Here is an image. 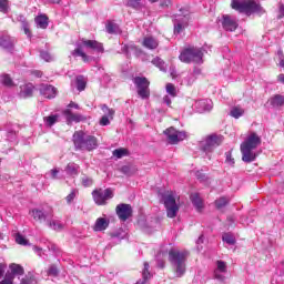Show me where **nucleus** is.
Returning a JSON list of instances; mask_svg holds the SVG:
<instances>
[{
	"label": "nucleus",
	"instance_id": "nucleus-1",
	"mask_svg": "<svg viewBox=\"0 0 284 284\" xmlns=\"http://www.w3.org/2000/svg\"><path fill=\"white\" fill-rule=\"evenodd\" d=\"M258 145H261V136L254 132H252L245 141L242 142L240 150L242 153V161L244 163H253V161H256V156H258V154H256L254 150H256Z\"/></svg>",
	"mask_w": 284,
	"mask_h": 284
},
{
	"label": "nucleus",
	"instance_id": "nucleus-2",
	"mask_svg": "<svg viewBox=\"0 0 284 284\" xmlns=\"http://www.w3.org/2000/svg\"><path fill=\"white\" fill-rule=\"evenodd\" d=\"M73 144L75 150L92 152L99 148V141L94 135H90L83 131H75L73 134Z\"/></svg>",
	"mask_w": 284,
	"mask_h": 284
},
{
	"label": "nucleus",
	"instance_id": "nucleus-3",
	"mask_svg": "<svg viewBox=\"0 0 284 284\" xmlns=\"http://www.w3.org/2000/svg\"><path fill=\"white\" fill-rule=\"evenodd\" d=\"M186 251L171 250L169 251V261L174 268L175 275L181 278L185 274V261L187 260Z\"/></svg>",
	"mask_w": 284,
	"mask_h": 284
},
{
	"label": "nucleus",
	"instance_id": "nucleus-4",
	"mask_svg": "<svg viewBox=\"0 0 284 284\" xmlns=\"http://www.w3.org/2000/svg\"><path fill=\"white\" fill-rule=\"evenodd\" d=\"M231 8L237 12H245V14L263 12V7L254 0H232Z\"/></svg>",
	"mask_w": 284,
	"mask_h": 284
},
{
	"label": "nucleus",
	"instance_id": "nucleus-5",
	"mask_svg": "<svg viewBox=\"0 0 284 284\" xmlns=\"http://www.w3.org/2000/svg\"><path fill=\"white\" fill-rule=\"evenodd\" d=\"M203 49L197 47L185 48L179 55L182 63H203Z\"/></svg>",
	"mask_w": 284,
	"mask_h": 284
},
{
	"label": "nucleus",
	"instance_id": "nucleus-6",
	"mask_svg": "<svg viewBox=\"0 0 284 284\" xmlns=\"http://www.w3.org/2000/svg\"><path fill=\"white\" fill-rule=\"evenodd\" d=\"M176 193L172 191H168L162 195L166 216L169 219H176V214H179L180 206L176 204Z\"/></svg>",
	"mask_w": 284,
	"mask_h": 284
},
{
	"label": "nucleus",
	"instance_id": "nucleus-7",
	"mask_svg": "<svg viewBox=\"0 0 284 284\" xmlns=\"http://www.w3.org/2000/svg\"><path fill=\"white\" fill-rule=\"evenodd\" d=\"M221 143H223V135L211 134L200 142V149L205 154H211Z\"/></svg>",
	"mask_w": 284,
	"mask_h": 284
},
{
	"label": "nucleus",
	"instance_id": "nucleus-8",
	"mask_svg": "<svg viewBox=\"0 0 284 284\" xmlns=\"http://www.w3.org/2000/svg\"><path fill=\"white\" fill-rule=\"evenodd\" d=\"M190 11L187 9H180V13L174 16V34H181L183 30L187 27V21H190Z\"/></svg>",
	"mask_w": 284,
	"mask_h": 284
},
{
	"label": "nucleus",
	"instance_id": "nucleus-9",
	"mask_svg": "<svg viewBox=\"0 0 284 284\" xmlns=\"http://www.w3.org/2000/svg\"><path fill=\"white\" fill-rule=\"evenodd\" d=\"M133 83L138 88V94L141 99L150 98V81L146 78L136 77L133 79Z\"/></svg>",
	"mask_w": 284,
	"mask_h": 284
},
{
	"label": "nucleus",
	"instance_id": "nucleus-10",
	"mask_svg": "<svg viewBox=\"0 0 284 284\" xmlns=\"http://www.w3.org/2000/svg\"><path fill=\"white\" fill-rule=\"evenodd\" d=\"M92 196L97 205H105V203L114 196V193L110 189H106V190L100 189V190H94L92 192Z\"/></svg>",
	"mask_w": 284,
	"mask_h": 284
},
{
	"label": "nucleus",
	"instance_id": "nucleus-11",
	"mask_svg": "<svg viewBox=\"0 0 284 284\" xmlns=\"http://www.w3.org/2000/svg\"><path fill=\"white\" fill-rule=\"evenodd\" d=\"M166 139L171 145H176L180 141H185L187 139V133L184 131H176L174 128H169L164 131Z\"/></svg>",
	"mask_w": 284,
	"mask_h": 284
},
{
	"label": "nucleus",
	"instance_id": "nucleus-12",
	"mask_svg": "<svg viewBox=\"0 0 284 284\" xmlns=\"http://www.w3.org/2000/svg\"><path fill=\"white\" fill-rule=\"evenodd\" d=\"M30 214L38 223H48L49 219L54 216L52 210L45 211L43 209H33L30 211Z\"/></svg>",
	"mask_w": 284,
	"mask_h": 284
},
{
	"label": "nucleus",
	"instance_id": "nucleus-13",
	"mask_svg": "<svg viewBox=\"0 0 284 284\" xmlns=\"http://www.w3.org/2000/svg\"><path fill=\"white\" fill-rule=\"evenodd\" d=\"M63 115L67 121V125H72L73 123H81L83 121H87L88 118L85 115L80 114V113H73L72 110L65 109L63 111Z\"/></svg>",
	"mask_w": 284,
	"mask_h": 284
},
{
	"label": "nucleus",
	"instance_id": "nucleus-14",
	"mask_svg": "<svg viewBox=\"0 0 284 284\" xmlns=\"http://www.w3.org/2000/svg\"><path fill=\"white\" fill-rule=\"evenodd\" d=\"M221 23L226 32H234L239 28V22L230 14L222 16Z\"/></svg>",
	"mask_w": 284,
	"mask_h": 284
},
{
	"label": "nucleus",
	"instance_id": "nucleus-15",
	"mask_svg": "<svg viewBox=\"0 0 284 284\" xmlns=\"http://www.w3.org/2000/svg\"><path fill=\"white\" fill-rule=\"evenodd\" d=\"M115 212L120 221H128L132 216V206L130 204H119Z\"/></svg>",
	"mask_w": 284,
	"mask_h": 284
},
{
	"label": "nucleus",
	"instance_id": "nucleus-16",
	"mask_svg": "<svg viewBox=\"0 0 284 284\" xmlns=\"http://www.w3.org/2000/svg\"><path fill=\"white\" fill-rule=\"evenodd\" d=\"M39 92L44 99H54V97H57V88L50 84H41L39 87Z\"/></svg>",
	"mask_w": 284,
	"mask_h": 284
},
{
	"label": "nucleus",
	"instance_id": "nucleus-17",
	"mask_svg": "<svg viewBox=\"0 0 284 284\" xmlns=\"http://www.w3.org/2000/svg\"><path fill=\"white\" fill-rule=\"evenodd\" d=\"M195 108L200 114H203V112H210L214 108V103L211 99L200 100L195 102Z\"/></svg>",
	"mask_w": 284,
	"mask_h": 284
},
{
	"label": "nucleus",
	"instance_id": "nucleus-18",
	"mask_svg": "<svg viewBox=\"0 0 284 284\" xmlns=\"http://www.w3.org/2000/svg\"><path fill=\"white\" fill-rule=\"evenodd\" d=\"M79 170H81V166L74 162H69L64 168L67 176H71V179L79 176Z\"/></svg>",
	"mask_w": 284,
	"mask_h": 284
},
{
	"label": "nucleus",
	"instance_id": "nucleus-19",
	"mask_svg": "<svg viewBox=\"0 0 284 284\" xmlns=\"http://www.w3.org/2000/svg\"><path fill=\"white\" fill-rule=\"evenodd\" d=\"M110 226V220L105 217H98L94 225H93V231L94 232H103L108 230Z\"/></svg>",
	"mask_w": 284,
	"mask_h": 284
},
{
	"label": "nucleus",
	"instance_id": "nucleus-20",
	"mask_svg": "<svg viewBox=\"0 0 284 284\" xmlns=\"http://www.w3.org/2000/svg\"><path fill=\"white\" fill-rule=\"evenodd\" d=\"M82 45L95 52H103V44L95 40H82Z\"/></svg>",
	"mask_w": 284,
	"mask_h": 284
},
{
	"label": "nucleus",
	"instance_id": "nucleus-21",
	"mask_svg": "<svg viewBox=\"0 0 284 284\" xmlns=\"http://www.w3.org/2000/svg\"><path fill=\"white\" fill-rule=\"evenodd\" d=\"M34 92V85L32 83H28L20 87V98L21 99H30Z\"/></svg>",
	"mask_w": 284,
	"mask_h": 284
},
{
	"label": "nucleus",
	"instance_id": "nucleus-22",
	"mask_svg": "<svg viewBox=\"0 0 284 284\" xmlns=\"http://www.w3.org/2000/svg\"><path fill=\"white\" fill-rule=\"evenodd\" d=\"M142 45L148 50H156L159 48V40L153 37H145Z\"/></svg>",
	"mask_w": 284,
	"mask_h": 284
},
{
	"label": "nucleus",
	"instance_id": "nucleus-23",
	"mask_svg": "<svg viewBox=\"0 0 284 284\" xmlns=\"http://www.w3.org/2000/svg\"><path fill=\"white\" fill-rule=\"evenodd\" d=\"M0 45L6 50H12L14 47V40L9 36L0 37Z\"/></svg>",
	"mask_w": 284,
	"mask_h": 284
},
{
	"label": "nucleus",
	"instance_id": "nucleus-24",
	"mask_svg": "<svg viewBox=\"0 0 284 284\" xmlns=\"http://www.w3.org/2000/svg\"><path fill=\"white\" fill-rule=\"evenodd\" d=\"M47 225L50 230H54V232H61V230H63V223L52 217L47 221Z\"/></svg>",
	"mask_w": 284,
	"mask_h": 284
},
{
	"label": "nucleus",
	"instance_id": "nucleus-25",
	"mask_svg": "<svg viewBox=\"0 0 284 284\" xmlns=\"http://www.w3.org/2000/svg\"><path fill=\"white\" fill-rule=\"evenodd\" d=\"M191 202L193 203L194 207L201 212L203 210V200L201 199V195L199 193L191 194Z\"/></svg>",
	"mask_w": 284,
	"mask_h": 284
},
{
	"label": "nucleus",
	"instance_id": "nucleus-26",
	"mask_svg": "<svg viewBox=\"0 0 284 284\" xmlns=\"http://www.w3.org/2000/svg\"><path fill=\"white\" fill-rule=\"evenodd\" d=\"M105 28L109 34H121V28H119V24L114 23L113 21H109Z\"/></svg>",
	"mask_w": 284,
	"mask_h": 284
},
{
	"label": "nucleus",
	"instance_id": "nucleus-27",
	"mask_svg": "<svg viewBox=\"0 0 284 284\" xmlns=\"http://www.w3.org/2000/svg\"><path fill=\"white\" fill-rule=\"evenodd\" d=\"M72 57H81L82 61H84V63H90V57H88V54H85V52H83V50L81 49V45H78V48L75 50H73L71 52Z\"/></svg>",
	"mask_w": 284,
	"mask_h": 284
},
{
	"label": "nucleus",
	"instance_id": "nucleus-28",
	"mask_svg": "<svg viewBox=\"0 0 284 284\" xmlns=\"http://www.w3.org/2000/svg\"><path fill=\"white\" fill-rule=\"evenodd\" d=\"M271 105L273 108H283L284 105V95L276 94L271 99Z\"/></svg>",
	"mask_w": 284,
	"mask_h": 284
},
{
	"label": "nucleus",
	"instance_id": "nucleus-29",
	"mask_svg": "<svg viewBox=\"0 0 284 284\" xmlns=\"http://www.w3.org/2000/svg\"><path fill=\"white\" fill-rule=\"evenodd\" d=\"M138 170L139 169H136V166L132 164L124 165L120 169L122 174H125L126 176H132V174H136Z\"/></svg>",
	"mask_w": 284,
	"mask_h": 284
},
{
	"label": "nucleus",
	"instance_id": "nucleus-30",
	"mask_svg": "<svg viewBox=\"0 0 284 284\" xmlns=\"http://www.w3.org/2000/svg\"><path fill=\"white\" fill-rule=\"evenodd\" d=\"M245 114V109L241 106H233L230 111V115L233 116V119H241Z\"/></svg>",
	"mask_w": 284,
	"mask_h": 284
},
{
	"label": "nucleus",
	"instance_id": "nucleus-31",
	"mask_svg": "<svg viewBox=\"0 0 284 284\" xmlns=\"http://www.w3.org/2000/svg\"><path fill=\"white\" fill-rule=\"evenodd\" d=\"M150 264L148 262H144V268L142 272V277L143 280H139L136 282V284H145V281H148V278H150Z\"/></svg>",
	"mask_w": 284,
	"mask_h": 284
},
{
	"label": "nucleus",
	"instance_id": "nucleus-32",
	"mask_svg": "<svg viewBox=\"0 0 284 284\" xmlns=\"http://www.w3.org/2000/svg\"><path fill=\"white\" fill-rule=\"evenodd\" d=\"M75 85H77V90H79V92H83V90H85V78L83 75H78L75 79Z\"/></svg>",
	"mask_w": 284,
	"mask_h": 284
},
{
	"label": "nucleus",
	"instance_id": "nucleus-33",
	"mask_svg": "<svg viewBox=\"0 0 284 284\" xmlns=\"http://www.w3.org/2000/svg\"><path fill=\"white\" fill-rule=\"evenodd\" d=\"M36 23L38 28L45 30V28H48V18L45 16H38L36 18Z\"/></svg>",
	"mask_w": 284,
	"mask_h": 284
},
{
	"label": "nucleus",
	"instance_id": "nucleus-34",
	"mask_svg": "<svg viewBox=\"0 0 284 284\" xmlns=\"http://www.w3.org/2000/svg\"><path fill=\"white\" fill-rule=\"evenodd\" d=\"M112 154L115 159H123V156H128L130 152L128 151V149L120 148L113 150Z\"/></svg>",
	"mask_w": 284,
	"mask_h": 284
},
{
	"label": "nucleus",
	"instance_id": "nucleus-35",
	"mask_svg": "<svg viewBox=\"0 0 284 284\" xmlns=\"http://www.w3.org/2000/svg\"><path fill=\"white\" fill-rule=\"evenodd\" d=\"M43 121L48 128H52V125H54V123H57V121H59V114L44 116Z\"/></svg>",
	"mask_w": 284,
	"mask_h": 284
},
{
	"label": "nucleus",
	"instance_id": "nucleus-36",
	"mask_svg": "<svg viewBox=\"0 0 284 284\" xmlns=\"http://www.w3.org/2000/svg\"><path fill=\"white\" fill-rule=\"evenodd\" d=\"M10 270L12 274H17L18 276H23V266L19 264H10Z\"/></svg>",
	"mask_w": 284,
	"mask_h": 284
},
{
	"label": "nucleus",
	"instance_id": "nucleus-37",
	"mask_svg": "<svg viewBox=\"0 0 284 284\" xmlns=\"http://www.w3.org/2000/svg\"><path fill=\"white\" fill-rule=\"evenodd\" d=\"M141 1L142 0H128L126 6L133 8V10H141V8H143V2Z\"/></svg>",
	"mask_w": 284,
	"mask_h": 284
},
{
	"label": "nucleus",
	"instance_id": "nucleus-38",
	"mask_svg": "<svg viewBox=\"0 0 284 284\" xmlns=\"http://www.w3.org/2000/svg\"><path fill=\"white\" fill-rule=\"evenodd\" d=\"M227 203H230V199L227 197H220L215 201V207L217 210H223V207H225V205H227Z\"/></svg>",
	"mask_w": 284,
	"mask_h": 284
},
{
	"label": "nucleus",
	"instance_id": "nucleus-39",
	"mask_svg": "<svg viewBox=\"0 0 284 284\" xmlns=\"http://www.w3.org/2000/svg\"><path fill=\"white\" fill-rule=\"evenodd\" d=\"M222 240L224 243H227V245H234L236 243V239L230 233H224Z\"/></svg>",
	"mask_w": 284,
	"mask_h": 284
},
{
	"label": "nucleus",
	"instance_id": "nucleus-40",
	"mask_svg": "<svg viewBox=\"0 0 284 284\" xmlns=\"http://www.w3.org/2000/svg\"><path fill=\"white\" fill-rule=\"evenodd\" d=\"M101 110L104 113V116H109V119H114V109H109L106 104H103L101 106Z\"/></svg>",
	"mask_w": 284,
	"mask_h": 284
},
{
	"label": "nucleus",
	"instance_id": "nucleus-41",
	"mask_svg": "<svg viewBox=\"0 0 284 284\" xmlns=\"http://www.w3.org/2000/svg\"><path fill=\"white\" fill-rule=\"evenodd\" d=\"M21 28L24 31V34H27V37H29V38L32 37V32H30V24L28 23V21L22 20Z\"/></svg>",
	"mask_w": 284,
	"mask_h": 284
},
{
	"label": "nucleus",
	"instance_id": "nucleus-42",
	"mask_svg": "<svg viewBox=\"0 0 284 284\" xmlns=\"http://www.w3.org/2000/svg\"><path fill=\"white\" fill-rule=\"evenodd\" d=\"M16 243H18V245H28V240L20 233H17L16 234Z\"/></svg>",
	"mask_w": 284,
	"mask_h": 284
},
{
	"label": "nucleus",
	"instance_id": "nucleus-43",
	"mask_svg": "<svg viewBox=\"0 0 284 284\" xmlns=\"http://www.w3.org/2000/svg\"><path fill=\"white\" fill-rule=\"evenodd\" d=\"M153 65H156L160 70H165V62L161 60V58H154L152 60Z\"/></svg>",
	"mask_w": 284,
	"mask_h": 284
},
{
	"label": "nucleus",
	"instance_id": "nucleus-44",
	"mask_svg": "<svg viewBox=\"0 0 284 284\" xmlns=\"http://www.w3.org/2000/svg\"><path fill=\"white\" fill-rule=\"evenodd\" d=\"M166 92L168 94H170V97H176V87H174V84L172 83H168L166 84Z\"/></svg>",
	"mask_w": 284,
	"mask_h": 284
},
{
	"label": "nucleus",
	"instance_id": "nucleus-45",
	"mask_svg": "<svg viewBox=\"0 0 284 284\" xmlns=\"http://www.w3.org/2000/svg\"><path fill=\"white\" fill-rule=\"evenodd\" d=\"M2 83H3V85H7L8 88H12V85H13L12 78H10V75H8V74H2Z\"/></svg>",
	"mask_w": 284,
	"mask_h": 284
},
{
	"label": "nucleus",
	"instance_id": "nucleus-46",
	"mask_svg": "<svg viewBox=\"0 0 284 284\" xmlns=\"http://www.w3.org/2000/svg\"><path fill=\"white\" fill-rule=\"evenodd\" d=\"M40 57L47 62L54 61V58L48 51H41Z\"/></svg>",
	"mask_w": 284,
	"mask_h": 284
},
{
	"label": "nucleus",
	"instance_id": "nucleus-47",
	"mask_svg": "<svg viewBox=\"0 0 284 284\" xmlns=\"http://www.w3.org/2000/svg\"><path fill=\"white\" fill-rule=\"evenodd\" d=\"M94 183V180H92V178L89 176H84L82 178V185L84 187H91V185Z\"/></svg>",
	"mask_w": 284,
	"mask_h": 284
},
{
	"label": "nucleus",
	"instance_id": "nucleus-48",
	"mask_svg": "<svg viewBox=\"0 0 284 284\" xmlns=\"http://www.w3.org/2000/svg\"><path fill=\"white\" fill-rule=\"evenodd\" d=\"M216 265H217L219 272H222V273L227 272V264H225V262H223V261H217V262H216Z\"/></svg>",
	"mask_w": 284,
	"mask_h": 284
},
{
	"label": "nucleus",
	"instance_id": "nucleus-49",
	"mask_svg": "<svg viewBox=\"0 0 284 284\" xmlns=\"http://www.w3.org/2000/svg\"><path fill=\"white\" fill-rule=\"evenodd\" d=\"M110 121H112V119H110V115H103L100 119V125L105 126V125H110Z\"/></svg>",
	"mask_w": 284,
	"mask_h": 284
},
{
	"label": "nucleus",
	"instance_id": "nucleus-50",
	"mask_svg": "<svg viewBox=\"0 0 284 284\" xmlns=\"http://www.w3.org/2000/svg\"><path fill=\"white\" fill-rule=\"evenodd\" d=\"M74 199H77V190L71 191V193L67 195L65 201L70 204Z\"/></svg>",
	"mask_w": 284,
	"mask_h": 284
},
{
	"label": "nucleus",
	"instance_id": "nucleus-51",
	"mask_svg": "<svg viewBox=\"0 0 284 284\" xmlns=\"http://www.w3.org/2000/svg\"><path fill=\"white\" fill-rule=\"evenodd\" d=\"M48 274L50 276H59V268H57L54 265H51L49 267Z\"/></svg>",
	"mask_w": 284,
	"mask_h": 284
},
{
	"label": "nucleus",
	"instance_id": "nucleus-52",
	"mask_svg": "<svg viewBox=\"0 0 284 284\" xmlns=\"http://www.w3.org/2000/svg\"><path fill=\"white\" fill-rule=\"evenodd\" d=\"M0 12H8V0H0Z\"/></svg>",
	"mask_w": 284,
	"mask_h": 284
},
{
	"label": "nucleus",
	"instance_id": "nucleus-53",
	"mask_svg": "<svg viewBox=\"0 0 284 284\" xmlns=\"http://www.w3.org/2000/svg\"><path fill=\"white\" fill-rule=\"evenodd\" d=\"M225 156H226V163L229 165H234L235 162H234V158H232V152H226Z\"/></svg>",
	"mask_w": 284,
	"mask_h": 284
},
{
	"label": "nucleus",
	"instance_id": "nucleus-54",
	"mask_svg": "<svg viewBox=\"0 0 284 284\" xmlns=\"http://www.w3.org/2000/svg\"><path fill=\"white\" fill-rule=\"evenodd\" d=\"M49 176H50V179H58V176H59V169H52L49 172Z\"/></svg>",
	"mask_w": 284,
	"mask_h": 284
},
{
	"label": "nucleus",
	"instance_id": "nucleus-55",
	"mask_svg": "<svg viewBox=\"0 0 284 284\" xmlns=\"http://www.w3.org/2000/svg\"><path fill=\"white\" fill-rule=\"evenodd\" d=\"M163 103H165V105H168L169 108L172 106V99H170V95L163 97Z\"/></svg>",
	"mask_w": 284,
	"mask_h": 284
},
{
	"label": "nucleus",
	"instance_id": "nucleus-56",
	"mask_svg": "<svg viewBox=\"0 0 284 284\" xmlns=\"http://www.w3.org/2000/svg\"><path fill=\"white\" fill-rule=\"evenodd\" d=\"M31 74L36 77L37 79H41L43 77V72L39 70L31 71Z\"/></svg>",
	"mask_w": 284,
	"mask_h": 284
},
{
	"label": "nucleus",
	"instance_id": "nucleus-57",
	"mask_svg": "<svg viewBox=\"0 0 284 284\" xmlns=\"http://www.w3.org/2000/svg\"><path fill=\"white\" fill-rule=\"evenodd\" d=\"M160 6L161 8H170V6H172V0H163Z\"/></svg>",
	"mask_w": 284,
	"mask_h": 284
},
{
	"label": "nucleus",
	"instance_id": "nucleus-58",
	"mask_svg": "<svg viewBox=\"0 0 284 284\" xmlns=\"http://www.w3.org/2000/svg\"><path fill=\"white\" fill-rule=\"evenodd\" d=\"M33 252H36V254H38V256H43V248H41L39 246H33Z\"/></svg>",
	"mask_w": 284,
	"mask_h": 284
},
{
	"label": "nucleus",
	"instance_id": "nucleus-59",
	"mask_svg": "<svg viewBox=\"0 0 284 284\" xmlns=\"http://www.w3.org/2000/svg\"><path fill=\"white\" fill-rule=\"evenodd\" d=\"M195 176L199 181H205V174H203L201 171H197Z\"/></svg>",
	"mask_w": 284,
	"mask_h": 284
},
{
	"label": "nucleus",
	"instance_id": "nucleus-60",
	"mask_svg": "<svg viewBox=\"0 0 284 284\" xmlns=\"http://www.w3.org/2000/svg\"><path fill=\"white\" fill-rule=\"evenodd\" d=\"M278 12H280V14L277 16V19H283V17H284V6L283 4H280Z\"/></svg>",
	"mask_w": 284,
	"mask_h": 284
},
{
	"label": "nucleus",
	"instance_id": "nucleus-61",
	"mask_svg": "<svg viewBox=\"0 0 284 284\" xmlns=\"http://www.w3.org/2000/svg\"><path fill=\"white\" fill-rule=\"evenodd\" d=\"M3 274H6V264L0 263V278L3 277Z\"/></svg>",
	"mask_w": 284,
	"mask_h": 284
},
{
	"label": "nucleus",
	"instance_id": "nucleus-62",
	"mask_svg": "<svg viewBox=\"0 0 284 284\" xmlns=\"http://www.w3.org/2000/svg\"><path fill=\"white\" fill-rule=\"evenodd\" d=\"M0 284H13V283H12V280H10V278H4V280H2V281L0 282Z\"/></svg>",
	"mask_w": 284,
	"mask_h": 284
},
{
	"label": "nucleus",
	"instance_id": "nucleus-63",
	"mask_svg": "<svg viewBox=\"0 0 284 284\" xmlns=\"http://www.w3.org/2000/svg\"><path fill=\"white\" fill-rule=\"evenodd\" d=\"M68 108H74L75 110H79V104H77L74 102H70Z\"/></svg>",
	"mask_w": 284,
	"mask_h": 284
},
{
	"label": "nucleus",
	"instance_id": "nucleus-64",
	"mask_svg": "<svg viewBox=\"0 0 284 284\" xmlns=\"http://www.w3.org/2000/svg\"><path fill=\"white\" fill-rule=\"evenodd\" d=\"M277 81H280V83H283L284 84V74L281 73L278 77H277Z\"/></svg>",
	"mask_w": 284,
	"mask_h": 284
}]
</instances>
